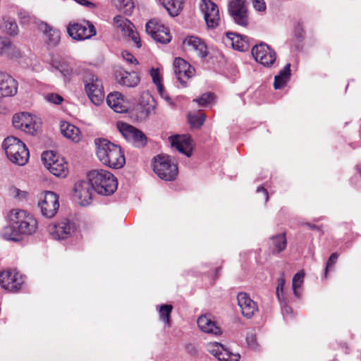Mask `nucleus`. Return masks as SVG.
<instances>
[{
	"mask_svg": "<svg viewBox=\"0 0 361 361\" xmlns=\"http://www.w3.org/2000/svg\"><path fill=\"white\" fill-rule=\"evenodd\" d=\"M67 32L70 37L78 41L90 39L96 35L94 26L89 21L70 23L67 26Z\"/></svg>",
	"mask_w": 361,
	"mask_h": 361,
	"instance_id": "9b49d317",
	"label": "nucleus"
},
{
	"mask_svg": "<svg viewBox=\"0 0 361 361\" xmlns=\"http://www.w3.org/2000/svg\"><path fill=\"white\" fill-rule=\"evenodd\" d=\"M42 161L51 173L59 178H65L68 173V164L63 158H59L52 151L44 152Z\"/></svg>",
	"mask_w": 361,
	"mask_h": 361,
	"instance_id": "6e6552de",
	"label": "nucleus"
},
{
	"mask_svg": "<svg viewBox=\"0 0 361 361\" xmlns=\"http://www.w3.org/2000/svg\"><path fill=\"white\" fill-rule=\"evenodd\" d=\"M238 305L242 314L247 318H252L258 312V305L246 293H240L237 295Z\"/></svg>",
	"mask_w": 361,
	"mask_h": 361,
	"instance_id": "4be33fe9",
	"label": "nucleus"
},
{
	"mask_svg": "<svg viewBox=\"0 0 361 361\" xmlns=\"http://www.w3.org/2000/svg\"><path fill=\"white\" fill-rule=\"evenodd\" d=\"M2 148L7 158L13 164L24 166L29 160L30 153L24 142L18 138L10 136L4 139Z\"/></svg>",
	"mask_w": 361,
	"mask_h": 361,
	"instance_id": "20e7f679",
	"label": "nucleus"
},
{
	"mask_svg": "<svg viewBox=\"0 0 361 361\" xmlns=\"http://www.w3.org/2000/svg\"><path fill=\"white\" fill-rule=\"evenodd\" d=\"M12 122L15 128L30 135H34L40 127V124L27 112L16 114L13 116Z\"/></svg>",
	"mask_w": 361,
	"mask_h": 361,
	"instance_id": "ddd939ff",
	"label": "nucleus"
},
{
	"mask_svg": "<svg viewBox=\"0 0 361 361\" xmlns=\"http://www.w3.org/2000/svg\"><path fill=\"white\" fill-rule=\"evenodd\" d=\"M290 78V64L288 63L274 78V87L276 90L283 87Z\"/></svg>",
	"mask_w": 361,
	"mask_h": 361,
	"instance_id": "473e14b6",
	"label": "nucleus"
},
{
	"mask_svg": "<svg viewBox=\"0 0 361 361\" xmlns=\"http://www.w3.org/2000/svg\"><path fill=\"white\" fill-rule=\"evenodd\" d=\"M206 116L202 113L188 114V120L192 128H200L204 123Z\"/></svg>",
	"mask_w": 361,
	"mask_h": 361,
	"instance_id": "4c0bfd02",
	"label": "nucleus"
},
{
	"mask_svg": "<svg viewBox=\"0 0 361 361\" xmlns=\"http://www.w3.org/2000/svg\"><path fill=\"white\" fill-rule=\"evenodd\" d=\"M152 167L154 173L164 180H173L178 176V166L168 155L159 154L155 157L152 161Z\"/></svg>",
	"mask_w": 361,
	"mask_h": 361,
	"instance_id": "423d86ee",
	"label": "nucleus"
},
{
	"mask_svg": "<svg viewBox=\"0 0 361 361\" xmlns=\"http://www.w3.org/2000/svg\"><path fill=\"white\" fill-rule=\"evenodd\" d=\"M147 104L148 106L144 109V111L147 115L151 114L152 111H154L155 109L154 101L153 98H152L151 97H148Z\"/></svg>",
	"mask_w": 361,
	"mask_h": 361,
	"instance_id": "603ef678",
	"label": "nucleus"
},
{
	"mask_svg": "<svg viewBox=\"0 0 361 361\" xmlns=\"http://www.w3.org/2000/svg\"><path fill=\"white\" fill-rule=\"evenodd\" d=\"M253 6L254 8L259 11H263L266 9V5L264 0H254Z\"/></svg>",
	"mask_w": 361,
	"mask_h": 361,
	"instance_id": "864d4df0",
	"label": "nucleus"
},
{
	"mask_svg": "<svg viewBox=\"0 0 361 361\" xmlns=\"http://www.w3.org/2000/svg\"><path fill=\"white\" fill-rule=\"evenodd\" d=\"M51 71L59 72L63 76L71 75L72 71L67 61L61 56H53L50 61Z\"/></svg>",
	"mask_w": 361,
	"mask_h": 361,
	"instance_id": "cd10ccee",
	"label": "nucleus"
},
{
	"mask_svg": "<svg viewBox=\"0 0 361 361\" xmlns=\"http://www.w3.org/2000/svg\"><path fill=\"white\" fill-rule=\"evenodd\" d=\"M292 312L291 307L288 305H284L282 307V313L284 317H288L289 314Z\"/></svg>",
	"mask_w": 361,
	"mask_h": 361,
	"instance_id": "13d9d810",
	"label": "nucleus"
},
{
	"mask_svg": "<svg viewBox=\"0 0 361 361\" xmlns=\"http://www.w3.org/2000/svg\"><path fill=\"white\" fill-rule=\"evenodd\" d=\"M42 215L47 219L53 218L59 208L58 195L51 191H46L38 202Z\"/></svg>",
	"mask_w": 361,
	"mask_h": 361,
	"instance_id": "f8f14e48",
	"label": "nucleus"
},
{
	"mask_svg": "<svg viewBox=\"0 0 361 361\" xmlns=\"http://www.w3.org/2000/svg\"><path fill=\"white\" fill-rule=\"evenodd\" d=\"M39 29L44 32L47 43L50 46L54 47L58 44L61 39L60 32L58 30L54 29L52 27L43 22H40L39 24Z\"/></svg>",
	"mask_w": 361,
	"mask_h": 361,
	"instance_id": "c756f323",
	"label": "nucleus"
},
{
	"mask_svg": "<svg viewBox=\"0 0 361 361\" xmlns=\"http://www.w3.org/2000/svg\"><path fill=\"white\" fill-rule=\"evenodd\" d=\"M85 92L90 101L96 106H99L104 100V91L102 82L97 76L87 73L83 78Z\"/></svg>",
	"mask_w": 361,
	"mask_h": 361,
	"instance_id": "0eeeda50",
	"label": "nucleus"
},
{
	"mask_svg": "<svg viewBox=\"0 0 361 361\" xmlns=\"http://www.w3.org/2000/svg\"><path fill=\"white\" fill-rule=\"evenodd\" d=\"M183 44L195 51L202 59L206 58L209 54L206 44L197 37L189 36L184 39Z\"/></svg>",
	"mask_w": 361,
	"mask_h": 361,
	"instance_id": "a878e982",
	"label": "nucleus"
},
{
	"mask_svg": "<svg viewBox=\"0 0 361 361\" xmlns=\"http://www.w3.org/2000/svg\"><path fill=\"white\" fill-rule=\"evenodd\" d=\"M228 13L236 24L242 26L247 25L248 15L245 0H231L228 4Z\"/></svg>",
	"mask_w": 361,
	"mask_h": 361,
	"instance_id": "dca6fc26",
	"label": "nucleus"
},
{
	"mask_svg": "<svg viewBox=\"0 0 361 361\" xmlns=\"http://www.w3.org/2000/svg\"><path fill=\"white\" fill-rule=\"evenodd\" d=\"M252 54L257 62L267 67L271 66L276 58L275 51L264 42L254 46Z\"/></svg>",
	"mask_w": 361,
	"mask_h": 361,
	"instance_id": "2eb2a0df",
	"label": "nucleus"
},
{
	"mask_svg": "<svg viewBox=\"0 0 361 361\" xmlns=\"http://www.w3.org/2000/svg\"><path fill=\"white\" fill-rule=\"evenodd\" d=\"M160 94L170 106H171L173 108H174L176 106L175 102H173L171 98L167 94H166L164 90L162 91V93H160Z\"/></svg>",
	"mask_w": 361,
	"mask_h": 361,
	"instance_id": "5fc2aeb1",
	"label": "nucleus"
},
{
	"mask_svg": "<svg viewBox=\"0 0 361 361\" xmlns=\"http://www.w3.org/2000/svg\"><path fill=\"white\" fill-rule=\"evenodd\" d=\"M37 229V219L30 213L12 209L8 214V224L0 231V235L6 240L19 242L35 233Z\"/></svg>",
	"mask_w": 361,
	"mask_h": 361,
	"instance_id": "f257e3e1",
	"label": "nucleus"
},
{
	"mask_svg": "<svg viewBox=\"0 0 361 361\" xmlns=\"http://www.w3.org/2000/svg\"><path fill=\"white\" fill-rule=\"evenodd\" d=\"M122 57L125 61H126L129 63H137V59L134 57V56L128 51H123L121 53Z\"/></svg>",
	"mask_w": 361,
	"mask_h": 361,
	"instance_id": "3c124183",
	"label": "nucleus"
},
{
	"mask_svg": "<svg viewBox=\"0 0 361 361\" xmlns=\"http://www.w3.org/2000/svg\"><path fill=\"white\" fill-rule=\"evenodd\" d=\"M164 7L169 14L173 17L177 16L182 10L183 0H161Z\"/></svg>",
	"mask_w": 361,
	"mask_h": 361,
	"instance_id": "72a5a7b5",
	"label": "nucleus"
},
{
	"mask_svg": "<svg viewBox=\"0 0 361 361\" xmlns=\"http://www.w3.org/2000/svg\"><path fill=\"white\" fill-rule=\"evenodd\" d=\"M47 231L53 238L63 240L75 237L78 233V226L73 220L62 219L49 224Z\"/></svg>",
	"mask_w": 361,
	"mask_h": 361,
	"instance_id": "39448f33",
	"label": "nucleus"
},
{
	"mask_svg": "<svg viewBox=\"0 0 361 361\" xmlns=\"http://www.w3.org/2000/svg\"><path fill=\"white\" fill-rule=\"evenodd\" d=\"M295 35L297 37H302L303 35V26L301 23H298L295 27Z\"/></svg>",
	"mask_w": 361,
	"mask_h": 361,
	"instance_id": "6e6d98bb",
	"label": "nucleus"
},
{
	"mask_svg": "<svg viewBox=\"0 0 361 361\" xmlns=\"http://www.w3.org/2000/svg\"><path fill=\"white\" fill-rule=\"evenodd\" d=\"M134 25L132 23L131 26L129 27L124 32L125 35H127L129 37L132 39V40L135 43L136 46L137 47H141V42L140 39V37L138 36V34L137 32L134 30Z\"/></svg>",
	"mask_w": 361,
	"mask_h": 361,
	"instance_id": "a18cd8bd",
	"label": "nucleus"
},
{
	"mask_svg": "<svg viewBox=\"0 0 361 361\" xmlns=\"http://www.w3.org/2000/svg\"><path fill=\"white\" fill-rule=\"evenodd\" d=\"M257 192H262L264 196V198H265V201L267 202L268 201V199H269V195H268V192L267 191V190L262 187V186H259L257 188Z\"/></svg>",
	"mask_w": 361,
	"mask_h": 361,
	"instance_id": "4d7b16f0",
	"label": "nucleus"
},
{
	"mask_svg": "<svg viewBox=\"0 0 361 361\" xmlns=\"http://www.w3.org/2000/svg\"><path fill=\"white\" fill-rule=\"evenodd\" d=\"M1 28L8 35H15L18 34V27L16 20L10 17H4Z\"/></svg>",
	"mask_w": 361,
	"mask_h": 361,
	"instance_id": "c9c22d12",
	"label": "nucleus"
},
{
	"mask_svg": "<svg viewBox=\"0 0 361 361\" xmlns=\"http://www.w3.org/2000/svg\"><path fill=\"white\" fill-rule=\"evenodd\" d=\"M97 156L104 164L112 169H121L125 163L124 153L120 146L106 139L95 140Z\"/></svg>",
	"mask_w": 361,
	"mask_h": 361,
	"instance_id": "f03ea898",
	"label": "nucleus"
},
{
	"mask_svg": "<svg viewBox=\"0 0 361 361\" xmlns=\"http://www.w3.org/2000/svg\"><path fill=\"white\" fill-rule=\"evenodd\" d=\"M24 283L22 274L13 271L0 272V286L2 288L10 292H17Z\"/></svg>",
	"mask_w": 361,
	"mask_h": 361,
	"instance_id": "4468645a",
	"label": "nucleus"
},
{
	"mask_svg": "<svg viewBox=\"0 0 361 361\" xmlns=\"http://www.w3.org/2000/svg\"><path fill=\"white\" fill-rule=\"evenodd\" d=\"M304 276V272L299 271L297 274H295L293 278L292 288L293 290V293L295 296L297 298L300 297V293H298V289L302 286L303 283Z\"/></svg>",
	"mask_w": 361,
	"mask_h": 361,
	"instance_id": "a19ab883",
	"label": "nucleus"
},
{
	"mask_svg": "<svg viewBox=\"0 0 361 361\" xmlns=\"http://www.w3.org/2000/svg\"><path fill=\"white\" fill-rule=\"evenodd\" d=\"M197 325L204 332L212 334H219L220 329L208 316L202 315L197 319Z\"/></svg>",
	"mask_w": 361,
	"mask_h": 361,
	"instance_id": "2f4dec72",
	"label": "nucleus"
},
{
	"mask_svg": "<svg viewBox=\"0 0 361 361\" xmlns=\"http://www.w3.org/2000/svg\"><path fill=\"white\" fill-rule=\"evenodd\" d=\"M246 342L250 348L253 350H259V345L257 341L256 336L253 334H247L246 336Z\"/></svg>",
	"mask_w": 361,
	"mask_h": 361,
	"instance_id": "49530a36",
	"label": "nucleus"
},
{
	"mask_svg": "<svg viewBox=\"0 0 361 361\" xmlns=\"http://www.w3.org/2000/svg\"><path fill=\"white\" fill-rule=\"evenodd\" d=\"M338 257V255L337 253H333L331 255L330 257L329 258L326 262L325 268V277L327 276V273L330 270V269L336 263Z\"/></svg>",
	"mask_w": 361,
	"mask_h": 361,
	"instance_id": "8fccbe9b",
	"label": "nucleus"
},
{
	"mask_svg": "<svg viewBox=\"0 0 361 361\" xmlns=\"http://www.w3.org/2000/svg\"><path fill=\"white\" fill-rule=\"evenodd\" d=\"M271 242L273 253H280L286 247L287 242L285 234H279L271 237Z\"/></svg>",
	"mask_w": 361,
	"mask_h": 361,
	"instance_id": "f704fd0d",
	"label": "nucleus"
},
{
	"mask_svg": "<svg viewBox=\"0 0 361 361\" xmlns=\"http://www.w3.org/2000/svg\"><path fill=\"white\" fill-rule=\"evenodd\" d=\"M207 351L220 361H239V354H234L218 342H209L207 344Z\"/></svg>",
	"mask_w": 361,
	"mask_h": 361,
	"instance_id": "aec40b11",
	"label": "nucleus"
},
{
	"mask_svg": "<svg viewBox=\"0 0 361 361\" xmlns=\"http://www.w3.org/2000/svg\"><path fill=\"white\" fill-rule=\"evenodd\" d=\"M117 128L123 137L137 147H142L146 145L147 138L146 135L135 127L124 123L118 122Z\"/></svg>",
	"mask_w": 361,
	"mask_h": 361,
	"instance_id": "9d476101",
	"label": "nucleus"
},
{
	"mask_svg": "<svg viewBox=\"0 0 361 361\" xmlns=\"http://www.w3.org/2000/svg\"><path fill=\"white\" fill-rule=\"evenodd\" d=\"M92 188L90 181L80 180L74 186V197L81 206H87L91 203Z\"/></svg>",
	"mask_w": 361,
	"mask_h": 361,
	"instance_id": "6ab92c4d",
	"label": "nucleus"
},
{
	"mask_svg": "<svg viewBox=\"0 0 361 361\" xmlns=\"http://www.w3.org/2000/svg\"><path fill=\"white\" fill-rule=\"evenodd\" d=\"M116 78L120 85L126 87H135L140 82L139 77L135 72L119 71L116 73Z\"/></svg>",
	"mask_w": 361,
	"mask_h": 361,
	"instance_id": "c85d7f7f",
	"label": "nucleus"
},
{
	"mask_svg": "<svg viewBox=\"0 0 361 361\" xmlns=\"http://www.w3.org/2000/svg\"><path fill=\"white\" fill-rule=\"evenodd\" d=\"M114 23L115 25L120 28L123 32H125L128 28H129L132 24L130 20L122 16H115L114 18Z\"/></svg>",
	"mask_w": 361,
	"mask_h": 361,
	"instance_id": "79ce46f5",
	"label": "nucleus"
},
{
	"mask_svg": "<svg viewBox=\"0 0 361 361\" xmlns=\"http://www.w3.org/2000/svg\"><path fill=\"white\" fill-rule=\"evenodd\" d=\"M307 226L311 229H317V226L311 224H307Z\"/></svg>",
	"mask_w": 361,
	"mask_h": 361,
	"instance_id": "bf43d9fd",
	"label": "nucleus"
},
{
	"mask_svg": "<svg viewBox=\"0 0 361 361\" xmlns=\"http://www.w3.org/2000/svg\"><path fill=\"white\" fill-rule=\"evenodd\" d=\"M285 279L283 277H281L278 280V285L276 287V296L279 301H281L283 299V287L285 286Z\"/></svg>",
	"mask_w": 361,
	"mask_h": 361,
	"instance_id": "09e8293b",
	"label": "nucleus"
},
{
	"mask_svg": "<svg viewBox=\"0 0 361 361\" xmlns=\"http://www.w3.org/2000/svg\"><path fill=\"white\" fill-rule=\"evenodd\" d=\"M87 178L92 190L102 195H111L118 188L116 178L106 170H92L88 173Z\"/></svg>",
	"mask_w": 361,
	"mask_h": 361,
	"instance_id": "7ed1b4c3",
	"label": "nucleus"
},
{
	"mask_svg": "<svg viewBox=\"0 0 361 361\" xmlns=\"http://www.w3.org/2000/svg\"><path fill=\"white\" fill-rule=\"evenodd\" d=\"M214 98V94L212 92H206L199 98L193 99L194 102L198 104L200 106H206L209 104Z\"/></svg>",
	"mask_w": 361,
	"mask_h": 361,
	"instance_id": "37998d69",
	"label": "nucleus"
},
{
	"mask_svg": "<svg viewBox=\"0 0 361 361\" xmlns=\"http://www.w3.org/2000/svg\"><path fill=\"white\" fill-rule=\"evenodd\" d=\"M227 43L230 44L232 47L240 51H245L250 47L248 37L245 35H238L233 32H227Z\"/></svg>",
	"mask_w": 361,
	"mask_h": 361,
	"instance_id": "bb28decb",
	"label": "nucleus"
},
{
	"mask_svg": "<svg viewBox=\"0 0 361 361\" xmlns=\"http://www.w3.org/2000/svg\"><path fill=\"white\" fill-rule=\"evenodd\" d=\"M18 16L20 22L22 24H36L39 26L40 23L38 22L37 19L32 16L28 11L25 10H20L18 12Z\"/></svg>",
	"mask_w": 361,
	"mask_h": 361,
	"instance_id": "58836bf2",
	"label": "nucleus"
},
{
	"mask_svg": "<svg viewBox=\"0 0 361 361\" xmlns=\"http://www.w3.org/2000/svg\"><path fill=\"white\" fill-rule=\"evenodd\" d=\"M46 100L49 102L54 104H60L63 99L61 96H60L58 94L54 93H50L46 95L45 97Z\"/></svg>",
	"mask_w": 361,
	"mask_h": 361,
	"instance_id": "de8ad7c7",
	"label": "nucleus"
},
{
	"mask_svg": "<svg viewBox=\"0 0 361 361\" xmlns=\"http://www.w3.org/2000/svg\"><path fill=\"white\" fill-rule=\"evenodd\" d=\"M171 145L179 152L190 157L192 154L190 137L188 135H176L169 137Z\"/></svg>",
	"mask_w": 361,
	"mask_h": 361,
	"instance_id": "5701e85b",
	"label": "nucleus"
},
{
	"mask_svg": "<svg viewBox=\"0 0 361 361\" xmlns=\"http://www.w3.org/2000/svg\"><path fill=\"white\" fill-rule=\"evenodd\" d=\"M173 71L176 78L183 87H186V80L193 75L194 69L186 61L181 58H176L173 61Z\"/></svg>",
	"mask_w": 361,
	"mask_h": 361,
	"instance_id": "412c9836",
	"label": "nucleus"
},
{
	"mask_svg": "<svg viewBox=\"0 0 361 361\" xmlns=\"http://www.w3.org/2000/svg\"><path fill=\"white\" fill-rule=\"evenodd\" d=\"M147 33L156 42L166 44L171 40V36L169 29L164 25L159 23L155 20H151L146 23Z\"/></svg>",
	"mask_w": 361,
	"mask_h": 361,
	"instance_id": "f3484780",
	"label": "nucleus"
},
{
	"mask_svg": "<svg viewBox=\"0 0 361 361\" xmlns=\"http://www.w3.org/2000/svg\"><path fill=\"white\" fill-rule=\"evenodd\" d=\"M200 8L204 13V18L207 27L209 28L216 27L220 21L217 5L211 0H202Z\"/></svg>",
	"mask_w": 361,
	"mask_h": 361,
	"instance_id": "a211bd4d",
	"label": "nucleus"
},
{
	"mask_svg": "<svg viewBox=\"0 0 361 361\" xmlns=\"http://www.w3.org/2000/svg\"><path fill=\"white\" fill-rule=\"evenodd\" d=\"M0 56L9 59H18L20 56V51L11 39L5 36H0Z\"/></svg>",
	"mask_w": 361,
	"mask_h": 361,
	"instance_id": "393cba45",
	"label": "nucleus"
},
{
	"mask_svg": "<svg viewBox=\"0 0 361 361\" xmlns=\"http://www.w3.org/2000/svg\"><path fill=\"white\" fill-rule=\"evenodd\" d=\"M60 129L64 137L75 142H78L80 140V130L74 125L66 121H63L61 123Z\"/></svg>",
	"mask_w": 361,
	"mask_h": 361,
	"instance_id": "7c9ffc66",
	"label": "nucleus"
},
{
	"mask_svg": "<svg viewBox=\"0 0 361 361\" xmlns=\"http://www.w3.org/2000/svg\"><path fill=\"white\" fill-rule=\"evenodd\" d=\"M150 75L152 78V80L157 87V90L159 93H162L163 85L161 84V79L159 75V71L158 68H152L150 71Z\"/></svg>",
	"mask_w": 361,
	"mask_h": 361,
	"instance_id": "c03bdc74",
	"label": "nucleus"
},
{
	"mask_svg": "<svg viewBox=\"0 0 361 361\" xmlns=\"http://www.w3.org/2000/svg\"><path fill=\"white\" fill-rule=\"evenodd\" d=\"M109 106L116 113L127 112L130 108L129 103L125 100L123 96L118 92L110 93L106 98Z\"/></svg>",
	"mask_w": 361,
	"mask_h": 361,
	"instance_id": "b1692460",
	"label": "nucleus"
},
{
	"mask_svg": "<svg viewBox=\"0 0 361 361\" xmlns=\"http://www.w3.org/2000/svg\"><path fill=\"white\" fill-rule=\"evenodd\" d=\"M18 82L11 75L6 73H0V113L5 114L7 110V104L5 102L6 97H13L18 92Z\"/></svg>",
	"mask_w": 361,
	"mask_h": 361,
	"instance_id": "1a4fd4ad",
	"label": "nucleus"
},
{
	"mask_svg": "<svg viewBox=\"0 0 361 361\" xmlns=\"http://www.w3.org/2000/svg\"><path fill=\"white\" fill-rule=\"evenodd\" d=\"M173 307L171 305H161L159 307V314L160 319L167 325H170V315Z\"/></svg>",
	"mask_w": 361,
	"mask_h": 361,
	"instance_id": "ea45409f",
	"label": "nucleus"
},
{
	"mask_svg": "<svg viewBox=\"0 0 361 361\" xmlns=\"http://www.w3.org/2000/svg\"><path fill=\"white\" fill-rule=\"evenodd\" d=\"M114 4L122 12L130 15L134 8V3L132 0H111Z\"/></svg>",
	"mask_w": 361,
	"mask_h": 361,
	"instance_id": "e433bc0d",
	"label": "nucleus"
}]
</instances>
